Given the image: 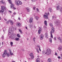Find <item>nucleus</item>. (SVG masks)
<instances>
[{
    "label": "nucleus",
    "instance_id": "f257e3e1",
    "mask_svg": "<svg viewBox=\"0 0 62 62\" xmlns=\"http://www.w3.org/2000/svg\"><path fill=\"white\" fill-rule=\"evenodd\" d=\"M52 50L50 49H48L46 50V52L45 53V51H43L42 52L43 54H46V55H50L51 54Z\"/></svg>",
    "mask_w": 62,
    "mask_h": 62
},
{
    "label": "nucleus",
    "instance_id": "f03ea898",
    "mask_svg": "<svg viewBox=\"0 0 62 62\" xmlns=\"http://www.w3.org/2000/svg\"><path fill=\"white\" fill-rule=\"evenodd\" d=\"M13 33V30L12 29H10L8 30V34L10 36H11V35H12V34Z\"/></svg>",
    "mask_w": 62,
    "mask_h": 62
},
{
    "label": "nucleus",
    "instance_id": "7ed1b4c3",
    "mask_svg": "<svg viewBox=\"0 0 62 62\" xmlns=\"http://www.w3.org/2000/svg\"><path fill=\"white\" fill-rule=\"evenodd\" d=\"M1 10H0V12L1 13H3L4 12V10H6V8H5V7L4 6H2L1 7Z\"/></svg>",
    "mask_w": 62,
    "mask_h": 62
},
{
    "label": "nucleus",
    "instance_id": "20e7f679",
    "mask_svg": "<svg viewBox=\"0 0 62 62\" xmlns=\"http://www.w3.org/2000/svg\"><path fill=\"white\" fill-rule=\"evenodd\" d=\"M48 15H50V13H45V15H44L43 16L44 18H45V19H48Z\"/></svg>",
    "mask_w": 62,
    "mask_h": 62
},
{
    "label": "nucleus",
    "instance_id": "39448f33",
    "mask_svg": "<svg viewBox=\"0 0 62 62\" xmlns=\"http://www.w3.org/2000/svg\"><path fill=\"white\" fill-rule=\"evenodd\" d=\"M54 28L52 27V31H51L50 33L51 34V38H53V35H52V32L53 33H54Z\"/></svg>",
    "mask_w": 62,
    "mask_h": 62
},
{
    "label": "nucleus",
    "instance_id": "423d86ee",
    "mask_svg": "<svg viewBox=\"0 0 62 62\" xmlns=\"http://www.w3.org/2000/svg\"><path fill=\"white\" fill-rule=\"evenodd\" d=\"M7 50H5L4 52L3 53V54L2 55V56L3 57H5L6 56V55L7 54Z\"/></svg>",
    "mask_w": 62,
    "mask_h": 62
},
{
    "label": "nucleus",
    "instance_id": "0eeeda50",
    "mask_svg": "<svg viewBox=\"0 0 62 62\" xmlns=\"http://www.w3.org/2000/svg\"><path fill=\"white\" fill-rule=\"evenodd\" d=\"M16 38V34H15L13 36L11 37V39L14 40H15Z\"/></svg>",
    "mask_w": 62,
    "mask_h": 62
},
{
    "label": "nucleus",
    "instance_id": "6e6552de",
    "mask_svg": "<svg viewBox=\"0 0 62 62\" xmlns=\"http://www.w3.org/2000/svg\"><path fill=\"white\" fill-rule=\"evenodd\" d=\"M29 23H31L33 22V18L31 17L30 18L29 20Z\"/></svg>",
    "mask_w": 62,
    "mask_h": 62
},
{
    "label": "nucleus",
    "instance_id": "1a4fd4ad",
    "mask_svg": "<svg viewBox=\"0 0 62 62\" xmlns=\"http://www.w3.org/2000/svg\"><path fill=\"white\" fill-rule=\"evenodd\" d=\"M38 49L39 48V50L40 51H41V49H40V46L38 45L36 46V49Z\"/></svg>",
    "mask_w": 62,
    "mask_h": 62
},
{
    "label": "nucleus",
    "instance_id": "9d476101",
    "mask_svg": "<svg viewBox=\"0 0 62 62\" xmlns=\"http://www.w3.org/2000/svg\"><path fill=\"white\" fill-rule=\"evenodd\" d=\"M43 35L42 34H41L40 35V39L41 40H42L43 39Z\"/></svg>",
    "mask_w": 62,
    "mask_h": 62
},
{
    "label": "nucleus",
    "instance_id": "9b49d317",
    "mask_svg": "<svg viewBox=\"0 0 62 62\" xmlns=\"http://www.w3.org/2000/svg\"><path fill=\"white\" fill-rule=\"evenodd\" d=\"M57 38L59 40H60V42H61V43L62 42V40L61 39V38L60 37H57Z\"/></svg>",
    "mask_w": 62,
    "mask_h": 62
},
{
    "label": "nucleus",
    "instance_id": "f8f14e48",
    "mask_svg": "<svg viewBox=\"0 0 62 62\" xmlns=\"http://www.w3.org/2000/svg\"><path fill=\"white\" fill-rule=\"evenodd\" d=\"M16 25L19 26V27H20V26H22V25L21 24L19 23H17L16 24Z\"/></svg>",
    "mask_w": 62,
    "mask_h": 62
},
{
    "label": "nucleus",
    "instance_id": "ddd939ff",
    "mask_svg": "<svg viewBox=\"0 0 62 62\" xmlns=\"http://www.w3.org/2000/svg\"><path fill=\"white\" fill-rule=\"evenodd\" d=\"M15 3L16 5H19V0H16L15 1Z\"/></svg>",
    "mask_w": 62,
    "mask_h": 62
},
{
    "label": "nucleus",
    "instance_id": "4468645a",
    "mask_svg": "<svg viewBox=\"0 0 62 62\" xmlns=\"http://www.w3.org/2000/svg\"><path fill=\"white\" fill-rule=\"evenodd\" d=\"M58 49L60 51H61L62 50V47L61 46H60L58 48Z\"/></svg>",
    "mask_w": 62,
    "mask_h": 62
},
{
    "label": "nucleus",
    "instance_id": "2eb2a0df",
    "mask_svg": "<svg viewBox=\"0 0 62 62\" xmlns=\"http://www.w3.org/2000/svg\"><path fill=\"white\" fill-rule=\"evenodd\" d=\"M39 30L38 31V33L39 34H40V32H41V28L40 27H39Z\"/></svg>",
    "mask_w": 62,
    "mask_h": 62
},
{
    "label": "nucleus",
    "instance_id": "dca6fc26",
    "mask_svg": "<svg viewBox=\"0 0 62 62\" xmlns=\"http://www.w3.org/2000/svg\"><path fill=\"white\" fill-rule=\"evenodd\" d=\"M47 62H52V60L51 59L49 58L47 59Z\"/></svg>",
    "mask_w": 62,
    "mask_h": 62
},
{
    "label": "nucleus",
    "instance_id": "f3484780",
    "mask_svg": "<svg viewBox=\"0 0 62 62\" xmlns=\"http://www.w3.org/2000/svg\"><path fill=\"white\" fill-rule=\"evenodd\" d=\"M9 22L11 24V25H13V22H12V21H11V20H9Z\"/></svg>",
    "mask_w": 62,
    "mask_h": 62
},
{
    "label": "nucleus",
    "instance_id": "a211bd4d",
    "mask_svg": "<svg viewBox=\"0 0 62 62\" xmlns=\"http://www.w3.org/2000/svg\"><path fill=\"white\" fill-rule=\"evenodd\" d=\"M26 9H27L28 12H30V9L29 8H26Z\"/></svg>",
    "mask_w": 62,
    "mask_h": 62
},
{
    "label": "nucleus",
    "instance_id": "6ab92c4d",
    "mask_svg": "<svg viewBox=\"0 0 62 62\" xmlns=\"http://www.w3.org/2000/svg\"><path fill=\"white\" fill-rule=\"evenodd\" d=\"M15 40H16V41H19V40H20V38H16V39H15Z\"/></svg>",
    "mask_w": 62,
    "mask_h": 62
},
{
    "label": "nucleus",
    "instance_id": "aec40b11",
    "mask_svg": "<svg viewBox=\"0 0 62 62\" xmlns=\"http://www.w3.org/2000/svg\"><path fill=\"white\" fill-rule=\"evenodd\" d=\"M14 4L13 3L12 4H11V8H13V7H14Z\"/></svg>",
    "mask_w": 62,
    "mask_h": 62
},
{
    "label": "nucleus",
    "instance_id": "412c9836",
    "mask_svg": "<svg viewBox=\"0 0 62 62\" xmlns=\"http://www.w3.org/2000/svg\"><path fill=\"white\" fill-rule=\"evenodd\" d=\"M9 51L10 55H13V53H12L11 50H9Z\"/></svg>",
    "mask_w": 62,
    "mask_h": 62
},
{
    "label": "nucleus",
    "instance_id": "4be33fe9",
    "mask_svg": "<svg viewBox=\"0 0 62 62\" xmlns=\"http://www.w3.org/2000/svg\"><path fill=\"white\" fill-rule=\"evenodd\" d=\"M48 11H50V12H51L52 11V9L51 8H49L48 9Z\"/></svg>",
    "mask_w": 62,
    "mask_h": 62
},
{
    "label": "nucleus",
    "instance_id": "5701e85b",
    "mask_svg": "<svg viewBox=\"0 0 62 62\" xmlns=\"http://www.w3.org/2000/svg\"><path fill=\"white\" fill-rule=\"evenodd\" d=\"M45 36H46V38H48V33H45Z\"/></svg>",
    "mask_w": 62,
    "mask_h": 62
},
{
    "label": "nucleus",
    "instance_id": "b1692460",
    "mask_svg": "<svg viewBox=\"0 0 62 62\" xmlns=\"http://www.w3.org/2000/svg\"><path fill=\"white\" fill-rule=\"evenodd\" d=\"M37 62H40V60H39V58H37L36 60Z\"/></svg>",
    "mask_w": 62,
    "mask_h": 62
},
{
    "label": "nucleus",
    "instance_id": "393cba45",
    "mask_svg": "<svg viewBox=\"0 0 62 62\" xmlns=\"http://www.w3.org/2000/svg\"><path fill=\"white\" fill-rule=\"evenodd\" d=\"M56 9L57 10L60 9V6H58L57 7Z\"/></svg>",
    "mask_w": 62,
    "mask_h": 62
},
{
    "label": "nucleus",
    "instance_id": "a878e982",
    "mask_svg": "<svg viewBox=\"0 0 62 62\" xmlns=\"http://www.w3.org/2000/svg\"><path fill=\"white\" fill-rule=\"evenodd\" d=\"M49 41L50 43H52V38H50L49 39Z\"/></svg>",
    "mask_w": 62,
    "mask_h": 62
},
{
    "label": "nucleus",
    "instance_id": "bb28decb",
    "mask_svg": "<svg viewBox=\"0 0 62 62\" xmlns=\"http://www.w3.org/2000/svg\"><path fill=\"white\" fill-rule=\"evenodd\" d=\"M44 23L46 25H47V22L46 21H44Z\"/></svg>",
    "mask_w": 62,
    "mask_h": 62
},
{
    "label": "nucleus",
    "instance_id": "cd10ccee",
    "mask_svg": "<svg viewBox=\"0 0 62 62\" xmlns=\"http://www.w3.org/2000/svg\"><path fill=\"white\" fill-rule=\"evenodd\" d=\"M19 4V5H22V2L21 1L18 0V4Z\"/></svg>",
    "mask_w": 62,
    "mask_h": 62
},
{
    "label": "nucleus",
    "instance_id": "c85d7f7f",
    "mask_svg": "<svg viewBox=\"0 0 62 62\" xmlns=\"http://www.w3.org/2000/svg\"><path fill=\"white\" fill-rule=\"evenodd\" d=\"M8 2H9V4H11L12 3V1H11V0H9Z\"/></svg>",
    "mask_w": 62,
    "mask_h": 62
},
{
    "label": "nucleus",
    "instance_id": "c756f323",
    "mask_svg": "<svg viewBox=\"0 0 62 62\" xmlns=\"http://www.w3.org/2000/svg\"><path fill=\"white\" fill-rule=\"evenodd\" d=\"M0 3L1 4H4V3H5V1H4V0H1L0 1Z\"/></svg>",
    "mask_w": 62,
    "mask_h": 62
},
{
    "label": "nucleus",
    "instance_id": "7c9ffc66",
    "mask_svg": "<svg viewBox=\"0 0 62 62\" xmlns=\"http://www.w3.org/2000/svg\"><path fill=\"white\" fill-rule=\"evenodd\" d=\"M36 51L38 53H39V49L37 48L36 49Z\"/></svg>",
    "mask_w": 62,
    "mask_h": 62
},
{
    "label": "nucleus",
    "instance_id": "2f4dec72",
    "mask_svg": "<svg viewBox=\"0 0 62 62\" xmlns=\"http://www.w3.org/2000/svg\"><path fill=\"white\" fill-rule=\"evenodd\" d=\"M17 36L18 38H21V35L19 34H17Z\"/></svg>",
    "mask_w": 62,
    "mask_h": 62
},
{
    "label": "nucleus",
    "instance_id": "473e14b6",
    "mask_svg": "<svg viewBox=\"0 0 62 62\" xmlns=\"http://www.w3.org/2000/svg\"><path fill=\"white\" fill-rule=\"evenodd\" d=\"M7 56L8 57H9V56H10V54H9V53H7Z\"/></svg>",
    "mask_w": 62,
    "mask_h": 62
},
{
    "label": "nucleus",
    "instance_id": "72a5a7b5",
    "mask_svg": "<svg viewBox=\"0 0 62 62\" xmlns=\"http://www.w3.org/2000/svg\"><path fill=\"white\" fill-rule=\"evenodd\" d=\"M19 31L21 33V34H23V33H22V30H21L20 29H19Z\"/></svg>",
    "mask_w": 62,
    "mask_h": 62
},
{
    "label": "nucleus",
    "instance_id": "f704fd0d",
    "mask_svg": "<svg viewBox=\"0 0 62 62\" xmlns=\"http://www.w3.org/2000/svg\"><path fill=\"white\" fill-rule=\"evenodd\" d=\"M10 44L11 46H13V42H11L10 43Z\"/></svg>",
    "mask_w": 62,
    "mask_h": 62
},
{
    "label": "nucleus",
    "instance_id": "c9c22d12",
    "mask_svg": "<svg viewBox=\"0 0 62 62\" xmlns=\"http://www.w3.org/2000/svg\"><path fill=\"white\" fill-rule=\"evenodd\" d=\"M49 25L51 27H53V25L51 23H50L49 24Z\"/></svg>",
    "mask_w": 62,
    "mask_h": 62
},
{
    "label": "nucleus",
    "instance_id": "e433bc0d",
    "mask_svg": "<svg viewBox=\"0 0 62 62\" xmlns=\"http://www.w3.org/2000/svg\"><path fill=\"white\" fill-rule=\"evenodd\" d=\"M30 56L31 57L32 56V55H33V54L32 53H31L29 54Z\"/></svg>",
    "mask_w": 62,
    "mask_h": 62
},
{
    "label": "nucleus",
    "instance_id": "4c0bfd02",
    "mask_svg": "<svg viewBox=\"0 0 62 62\" xmlns=\"http://www.w3.org/2000/svg\"><path fill=\"white\" fill-rule=\"evenodd\" d=\"M31 59H33V58H34V55H32V56H31Z\"/></svg>",
    "mask_w": 62,
    "mask_h": 62
},
{
    "label": "nucleus",
    "instance_id": "58836bf2",
    "mask_svg": "<svg viewBox=\"0 0 62 62\" xmlns=\"http://www.w3.org/2000/svg\"><path fill=\"white\" fill-rule=\"evenodd\" d=\"M9 23V20H8L7 22H6V23L7 24H8V23Z\"/></svg>",
    "mask_w": 62,
    "mask_h": 62
},
{
    "label": "nucleus",
    "instance_id": "ea45409f",
    "mask_svg": "<svg viewBox=\"0 0 62 62\" xmlns=\"http://www.w3.org/2000/svg\"><path fill=\"white\" fill-rule=\"evenodd\" d=\"M35 18H36L37 20H38V19H39V17L36 16L35 17Z\"/></svg>",
    "mask_w": 62,
    "mask_h": 62
},
{
    "label": "nucleus",
    "instance_id": "a19ab883",
    "mask_svg": "<svg viewBox=\"0 0 62 62\" xmlns=\"http://www.w3.org/2000/svg\"><path fill=\"white\" fill-rule=\"evenodd\" d=\"M1 38H2V39H4V36H2Z\"/></svg>",
    "mask_w": 62,
    "mask_h": 62
},
{
    "label": "nucleus",
    "instance_id": "79ce46f5",
    "mask_svg": "<svg viewBox=\"0 0 62 62\" xmlns=\"http://www.w3.org/2000/svg\"><path fill=\"white\" fill-rule=\"evenodd\" d=\"M37 0H31V1H32V2H34L35 1H36Z\"/></svg>",
    "mask_w": 62,
    "mask_h": 62
},
{
    "label": "nucleus",
    "instance_id": "37998d69",
    "mask_svg": "<svg viewBox=\"0 0 62 62\" xmlns=\"http://www.w3.org/2000/svg\"><path fill=\"white\" fill-rule=\"evenodd\" d=\"M30 28H32L33 27V25H30Z\"/></svg>",
    "mask_w": 62,
    "mask_h": 62
},
{
    "label": "nucleus",
    "instance_id": "c03bdc74",
    "mask_svg": "<svg viewBox=\"0 0 62 62\" xmlns=\"http://www.w3.org/2000/svg\"><path fill=\"white\" fill-rule=\"evenodd\" d=\"M54 18H55L54 16H52V20H54Z\"/></svg>",
    "mask_w": 62,
    "mask_h": 62
},
{
    "label": "nucleus",
    "instance_id": "a18cd8bd",
    "mask_svg": "<svg viewBox=\"0 0 62 62\" xmlns=\"http://www.w3.org/2000/svg\"><path fill=\"white\" fill-rule=\"evenodd\" d=\"M36 9L37 11L38 12H39V9H38V8H37Z\"/></svg>",
    "mask_w": 62,
    "mask_h": 62
},
{
    "label": "nucleus",
    "instance_id": "49530a36",
    "mask_svg": "<svg viewBox=\"0 0 62 62\" xmlns=\"http://www.w3.org/2000/svg\"><path fill=\"white\" fill-rule=\"evenodd\" d=\"M35 38H33V40L34 42L35 41Z\"/></svg>",
    "mask_w": 62,
    "mask_h": 62
},
{
    "label": "nucleus",
    "instance_id": "de8ad7c7",
    "mask_svg": "<svg viewBox=\"0 0 62 62\" xmlns=\"http://www.w3.org/2000/svg\"><path fill=\"white\" fill-rule=\"evenodd\" d=\"M60 58H61V57H60V56H58V59H60Z\"/></svg>",
    "mask_w": 62,
    "mask_h": 62
},
{
    "label": "nucleus",
    "instance_id": "09e8293b",
    "mask_svg": "<svg viewBox=\"0 0 62 62\" xmlns=\"http://www.w3.org/2000/svg\"><path fill=\"white\" fill-rule=\"evenodd\" d=\"M16 14V12H14L13 13V14H14V15H15V14Z\"/></svg>",
    "mask_w": 62,
    "mask_h": 62
},
{
    "label": "nucleus",
    "instance_id": "8fccbe9b",
    "mask_svg": "<svg viewBox=\"0 0 62 62\" xmlns=\"http://www.w3.org/2000/svg\"><path fill=\"white\" fill-rule=\"evenodd\" d=\"M13 9H16V8H15V7H13Z\"/></svg>",
    "mask_w": 62,
    "mask_h": 62
},
{
    "label": "nucleus",
    "instance_id": "3c124183",
    "mask_svg": "<svg viewBox=\"0 0 62 62\" xmlns=\"http://www.w3.org/2000/svg\"><path fill=\"white\" fill-rule=\"evenodd\" d=\"M55 55H57V54L56 53H55Z\"/></svg>",
    "mask_w": 62,
    "mask_h": 62
},
{
    "label": "nucleus",
    "instance_id": "603ef678",
    "mask_svg": "<svg viewBox=\"0 0 62 62\" xmlns=\"http://www.w3.org/2000/svg\"><path fill=\"white\" fill-rule=\"evenodd\" d=\"M54 39L55 40H56V38L55 37H54Z\"/></svg>",
    "mask_w": 62,
    "mask_h": 62
},
{
    "label": "nucleus",
    "instance_id": "864d4df0",
    "mask_svg": "<svg viewBox=\"0 0 62 62\" xmlns=\"http://www.w3.org/2000/svg\"><path fill=\"white\" fill-rule=\"evenodd\" d=\"M4 20L5 21H7V19H6L5 18H4Z\"/></svg>",
    "mask_w": 62,
    "mask_h": 62
},
{
    "label": "nucleus",
    "instance_id": "5fc2aeb1",
    "mask_svg": "<svg viewBox=\"0 0 62 62\" xmlns=\"http://www.w3.org/2000/svg\"><path fill=\"white\" fill-rule=\"evenodd\" d=\"M9 12L10 13H11L12 12L11 11H9Z\"/></svg>",
    "mask_w": 62,
    "mask_h": 62
},
{
    "label": "nucleus",
    "instance_id": "6e6d98bb",
    "mask_svg": "<svg viewBox=\"0 0 62 62\" xmlns=\"http://www.w3.org/2000/svg\"><path fill=\"white\" fill-rule=\"evenodd\" d=\"M35 7H34L33 8V9L34 10H35Z\"/></svg>",
    "mask_w": 62,
    "mask_h": 62
},
{
    "label": "nucleus",
    "instance_id": "4d7b16f0",
    "mask_svg": "<svg viewBox=\"0 0 62 62\" xmlns=\"http://www.w3.org/2000/svg\"><path fill=\"white\" fill-rule=\"evenodd\" d=\"M18 20H21V19H20V17H19V18H18Z\"/></svg>",
    "mask_w": 62,
    "mask_h": 62
},
{
    "label": "nucleus",
    "instance_id": "13d9d810",
    "mask_svg": "<svg viewBox=\"0 0 62 62\" xmlns=\"http://www.w3.org/2000/svg\"><path fill=\"white\" fill-rule=\"evenodd\" d=\"M25 29H27V27H25Z\"/></svg>",
    "mask_w": 62,
    "mask_h": 62
},
{
    "label": "nucleus",
    "instance_id": "bf43d9fd",
    "mask_svg": "<svg viewBox=\"0 0 62 62\" xmlns=\"http://www.w3.org/2000/svg\"><path fill=\"white\" fill-rule=\"evenodd\" d=\"M61 56L62 57V53L61 54Z\"/></svg>",
    "mask_w": 62,
    "mask_h": 62
},
{
    "label": "nucleus",
    "instance_id": "052dcab7",
    "mask_svg": "<svg viewBox=\"0 0 62 62\" xmlns=\"http://www.w3.org/2000/svg\"><path fill=\"white\" fill-rule=\"evenodd\" d=\"M2 45H3V44H4V43H3V42H2Z\"/></svg>",
    "mask_w": 62,
    "mask_h": 62
},
{
    "label": "nucleus",
    "instance_id": "680f3d73",
    "mask_svg": "<svg viewBox=\"0 0 62 62\" xmlns=\"http://www.w3.org/2000/svg\"><path fill=\"white\" fill-rule=\"evenodd\" d=\"M1 20V17H0V20Z\"/></svg>",
    "mask_w": 62,
    "mask_h": 62
},
{
    "label": "nucleus",
    "instance_id": "e2e57ef3",
    "mask_svg": "<svg viewBox=\"0 0 62 62\" xmlns=\"http://www.w3.org/2000/svg\"><path fill=\"white\" fill-rule=\"evenodd\" d=\"M1 45V43L0 42V46Z\"/></svg>",
    "mask_w": 62,
    "mask_h": 62
},
{
    "label": "nucleus",
    "instance_id": "0e129e2a",
    "mask_svg": "<svg viewBox=\"0 0 62 62\" xmlns=\"http://www.w3.org/2000/svg\"><path fill=\"white\" fill-rule=\"evenodd\" d=\"M12 62H15V61H12Z\"/></svg>",
    "mask_w": 62,
    "mask_h": 62
},
{
    "label": "nucleus",
    "instance_id": "69168bd1",
    "mask_svg": "<svg viewBox=\"0 0 62 62\" xmlns=\"http://www.w3.org/2000/svg\"><path fill=\"white\" fill-rule=\"evenodd\" d=\"M27 40H29V39H28V38H27Z\"/></svg>",
    "mask_w": 62,
    "mask_h": 62
},
{
    "label": "nucleus",
    "instance_id": "338daca9",
    "mask_svg": "<svg viewBox=\"0 0 62 62\" xmlns=\"http://www.w3.org/2000/svg\"><path fill=\"white\" fill-rule=\"evenodd\" d=\"M12 17H13V15H12Z\"/></svg>",
    "mask_w": 62,
    "mask_h": 62
},
{
    "label": "nucleus",
    "instance_id": "774afa93",
    "mask_svg": "<svg viewBox=\"0 0 62 62\" xmlns=\"http://www.w3.org/2000/svg\"><path fill=\"white\" fill-rule=\"evenodd\" d=\"M4 30H3V32H4Z\"/></svg>",
    "mask_w": 62,
    "mask_h": 62
}]
</instances>
